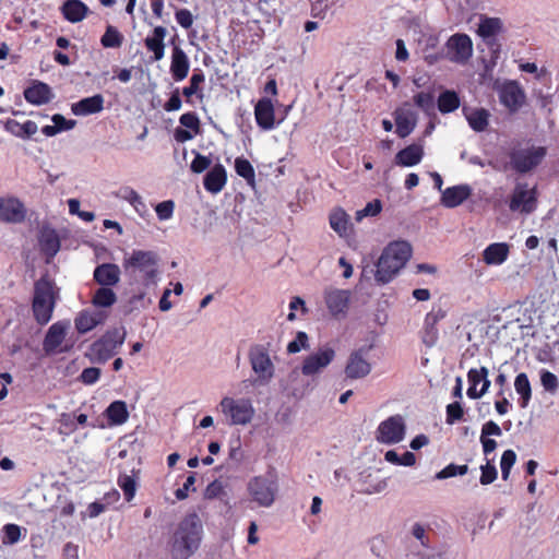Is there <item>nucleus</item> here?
I'll list each match as a JSON object with an SVG mask.
<instances>
[{
    "mask_svg": "<svg viewBox=\"0 0 559 559\" xmlns=\"http://www.w3.org/2000/svg\"><path fill=\"white\" fill-rule=\"evenodd\" d=\"M481 475H480V484L489 485L493 483L497 478V468L492 464V461L486 457V463L480 466Z\"/></svg>",
    "mask_w": 559,
    "mask_h": 559,
    "instance_id": "51",
    "label": "nucleus"
},
{
    "mask_svg": "<svg viewBox=\"0 0 559 559\" xmlns=\"http://www.w3.org/2000/svg\"><path fill=\"white\" fill-rule=\"evenodd\" d=\"M547 154L545 146H527L521 147L512 152L510 156L512 167L521 173L525 174L537 167Z\"/></svg>",
    "mask_w": 559,
    "mask_h": 559,
    "instance_id": "9",
    "label": "nucleus"
},
{
    "mask_svg": "<svg viewBox=\"0 0 559 559\" xmlns=\"http://www.w3.org/2000/svg\"><path fill=\"white\" fill-rule=\"evenodd\" d=\"M227 181L226 169L222 164H216L204 177V188L211 193H218Z\"/></svg>",
    "mask_w": 559,
    "mask_h": 559,
    "instance_id": "27",
    "label": "nucleus"
},
{
    "mask_svg": "<svg viewBox=\"0 0 559 559\" xmlns=\"http://www.w3.org/2000/svg\"><path fill=\"white\" fill-rule=\"evenodd\" d=\"M179 121L181 126L189 129L194 134H198L200 132V120L194 112L183 114L180 117Z\"/></svg>",
    "mask_w": 559,
    "mask_h": 559,
    "instance_id": "55",
    "label": "nucleus"
},
{
    "mask_svg": "<svg viewBox=\"0 0 559 559\" xmlns=\"http://www.w3.org/2000/svg\"><path fill=\"white\" fill-rule=\"evenodd\" d=\"M394 119L396 124L395 132L400 138H406L415 129L418 116L409 103H404L395 109Z\"/></svg>",
    "mask_w": 559,
    "mask_h": 559,
    "instance_id": "17",
    "label": "nucleus"
},
{
    "mask_svg": "<svg viewBox=\"0 0 559 559\" xmlns=\"http://www.w3.org/2000/svg\"><path fill=\"white\" fill-rule=\"evenodd\" d=\"M344 372L346 378L357 380L366 378L371 372V364L364 348L353 350L347 358Z\"/></svg>",
    "mask_w": 559,
    "mask_h": 559,
    "instance_id": "15",
    "label": "nucleus"
},
{
    "mask_svg": "<svg viewBox=\"0 0 559 559\" xmlns=\"http://www.w3.org/2000/svg\"><path fill=\"white\" fill-rule=\"evenodd\" d=\"M330 226L340 237H345L350 231L349 216L343 209H335L330 214Z\"/></svg>",
    "mask_w": 559,
    "mask_h": 559,
    "instance_id": "35",
    "label": "nucleus"
},
{
    "mask_svg": "<svg viewBox=\"0 0 559 559\" xmlns=\"http://www.w3.org/2000/svg\"><path fill=\"white\" fill-rule=\"evenodd\" d=\"M123 43V35L112 25L106 27L105 34L100 38V44L105 48H119Z\"/></svg>",
    "mask_w": 559,
    "mask_h": 559,
    "instance_id": "43",
    "label": "nucleus"
},
{
    "mask_svg": "<svg viewBox=\"0 0 559 559\" xmlns=\"http://www.w3.org/2000/svg\"><path fill=\"white\" fill-rule=\"evenodd\" d=\"M467 471V465L449 464L448 466H445L443 469L436 474V478L445 479L457 475H465Z\"/></svg>",
    "mask_w": 559,
    "mask_h": 559,
    "instance_id": "52",
    "label": "nucleus"
},
{
    "mask_svg": "<svg viewBox=\"0 0 559 559\" xmlns=\"http://www.w3.org/2000/svg\"><path fill=\"white\" fill-rule=\"evenodd\" d=\"M464 411L459 402L451 403L447 406V423L452 425L463 418Z\"/></svg>",
    "mask_w": 559,
    "mask_h": 559,
    "instance_id": "57",
    "label": "nucleus"
},
{
    "mask_svg": "<svg viewBox=\"0 0 559 559\" xmlns=\"http://www.w3.org/2000/svg\"><path fill=\"white\" fill-rule=\"evenodd\" d=\"M219 409L231 426H246L254 417V407L250 399L225 396L221 400Z\"/></svg>",
    "mask_w": 559,
    "mask_h": 559,
    "instance_id": "5",
    "label": "nucleus"
},
{
    "mask_svg": "<svg viewBox=\"0 0 559 559\" xmlns=\"http://www.w3.org/2000/svg\"><path fill=\"white\" fill-rule=\"evenodd\" d=\"M515 461H516V454L513 450H506L502 453L501 461H500V468H501V475H502L503 480H507L509 478L511 468L514 465Z\"/></svg>",
    "mask_w": 559,
    "mask_h": 559,
    "instance_id": "49",
    "label": "nucleus"
},
{
    "mask_svg": "<svg viewBox=\"0 0 559 559\" xmlns=\"http://www.w3.org/2000/svg\"><path fill=\"white\" fill-rule=\"evenodd\" d=\"M411 534L413 539L408 546V558L415 555L416 550H421V548L426 547L427 545H430L431 532L427 526H424L419 523H415L412 526Z\"/></svg>",
    "mask_w": 559,
    "mask_h": 559,
    "instance_id": "29",
    "label": "nucleus"
},
{
    "mask_svg": "<svg viewBox=\"0 0 559 559\" xmlns=\"http://www.w3.org/2000/svg\"><path fill=\"white\" fill-rule=\"evenodd\" d=\"M117 300V296L112 289L108 287L98 288L92 299L95 307L108 308L112 306Z\"/></svg>",
    "mask_w": 559,
    "mask_h": 559,
    "instance_id": "42",
    "label": "nucleus"
},
{
    "mask_svg": "<svg viewBox=\"0 0 559 559\" xmlns=\"http://www.w3.org/2000/svg\"><path fill=\"white\" fill-rule=\"evenodd\" d=\"M254 117L258 126L263 130H272L275 127V110L270 98H261L254 106Z\"/></svg>",
    "mask_w": 559,
    "mask_h": 559,
    "instance_id": "22",
    "label": "nucleus"
},
{
    "mask_svg": "<svg viewBox=\"0 0 559 559\" xmlns=\"http://www.w3.org/2000/svg\"><path fill=\"white\" fill-rule=\"evenodd\" d=\"M335 357V349L324 345L304 358L301 373L306 377H318L333 362Z\"/></svg>",
    "mask_w": 559,
    "mask_h": 559,
    "instance_id": "10",
    "label": "nucleus"
},
{
    "mask_svg": "<svg viewBox=\"0 0 559 559\" xmlns=\"http://www.w3.org/2000/svg\"><path fill=\"white\" fill-rule=\"evenodd\" d=\"M175 204L173 201H163L155 207L156 214L160 221L169 219L173 216Z\"/></svg>",
    "mask_w": 559,
    "mask_h": 559,
    "instance_id": "58",
    "label": "nucleus"
},
{
    "mask_svg": "<svg viewBox=\"0 0 559 559\" xmlns=\"http://www.w3.org/2000/svg\"><path fill=\"white\" fill-rule=\"evenodd\" d=\"M64 17L71 23L81 22L88 13V8L80 0H68L62 5Z\"/></svg>",
    "mask_w": 559,
    "mask_h": 559,
    "instance_id": "34",
    "label": "nucleus"
},
{
    "mask_svg": "<svg viewBox=\"0 0 559 559\" xmlns=\"http://www.w3.org/2000/svg\"><path fill=\"white\" fill-rule=\"evenodd\" d=\"M106 413L112 425H122L129 418L127 404L122 401L112 402L107 407Z\"/></svg>",
    "mask_w": 559,
    "mask_h": 559,
    "instance_id": "37",
    "label": "nucleus"
},
{
    "mask_svg": "<svg viewBox=\"0 0 559 559\" xmlns=\"http://www.w3.org/2000/svg\"><path fill=\"white\" fill-rule=\"evenodd\" d=\"M248 491L259 506L270 507L275 500L277 484L271 476H255L248 483Z\"/></svg>",
    "mask_w": 559,
    "mask_h": 559,
    "instance_id": "11",
    "label": "nucleus"
},
{
    "mask_svg": "<svg viewBox=\"0 0 559 559\" xmlns=\"http://www.w3.org/2000/svg\"><path fill=\"white\" fill-rule=\"evenodd\" d=\"M473 56V41L466 34H454L445 43V57L459 64H465Z\"/></svg>",
    "mask_w": 559,
    "mask_h": 559,
    "instance_id": "12",
    "label": "nucleus"
},
{
    "mask_svg": "<svg viewBox=\"0 0 559 559\" xmlns=\"http://www.w3.org/2000/svg\"><path fill=\"white\" fill-rule=\"evenodd\" d=\"M190 69V61L187 53L178 46L173 48L170 73L176 82L187 78Z\"/></svg>",
    "mask_w": 559,
    "mask_h": 559,
    "instance_id": "23",
    "label": "nucleus"
},
{
    "mask_svg": "<svg viewBox=\"0 0 559 559\" xmlns=\"http://www.w3.org/2000/svg\"><path fill=\"white\" fill-rule=\"evenodd\" d=\"M107 314L103 310L85 309L78 313L74 319L75 329L84 334L105 322Z\"/></svg>",
    "mask_w": 559,
    "mask_h": 559,
    "instance_id": "20",
    "label": "nucleus"
},
{
    "mask_svg": "<svg viewBox=\"0 0 559 559\" xmlns=\"http://www.w3.org/2000/svg\"><path fill=\"white\" fill-rule=\"evenodd\" d=\"M25 99L35 105L47 104L53 97L51 88L41 82H38L24 91Z\"/></svg>",
    "mask_w": 559,
    "mask_h": 559,
    "instance_id": "30",
    "label": "nucleus"
},
{
    "mask_svg": "<svg viewBox=\"0 0 559 559\" xmlns=\"http://www.w3.org/2000/svg\"><path fill=\"white\" fill-rule=\"evenodd\" d=\"M472 193V189L467 185H459L447 188L442 191L441 203L449 209L462 204Z\"/></svg>",
    "mask_w": 559,
    "mask_h": 559,
    "instance_id": "24",
    "label": "nucleus"
},
{
    "mask_svg": "<svg viewBox=\"0 0 559 559\" xmlns=\"http://www.w3.org/2000/svg\"><path fill=\"white\" fill-rule=\"evenodd\" d=\"M211 159L207 156L201 155L199 153L195 154L194 159L191 163V170L195 174H200L204 171L206 168L211 166Z\"/></svg>",
    "mask_w": 559,
    "mask_h": 559,
    "instance_id": "60",
    "label": "nucleus"
},
{
    "mask_svg": "<svg viewBox=\"0 0 559 559\" xmlns=\"http://www.w3.org/2000/svg\"><path fill=\"white\" fill-rule=\"evenodd\" d=\"M124 271L143 286L156 285L158 277V257L154 251L133 250L123 259Z\"/></svg>",
    "mask_w": 559,
    "mask_h": 559,
    "instance_id": "2",
    "label": "nucleus"
},
{
    "mask_svg": "<svg viewBox=\"0 0 559 559\" xmlns=\"http://www.w3.org/2000/svg\"><path fill=\"white\" fill-rule=\"evenodd\" d=\"M540 382L544 389L550 393H555L559 385L557 376L548 370L542 371Z\"/></svg>",
    "mask_w": 559,
    "mask_h": 559,
    "instance_id": "56",
    "label": "nucleus"
},
{
    "mask_svg": "<svg viewBox=\"0 0 559 559\" xmlns=\"http://www.w3.org/2000/svg\"><path fill=\"white\" fill-rule=\"evenodd\" d=\"M460 106V99L455 92L445 91L438 98V108L441 112H451Z\"/></svg>",
    "mask_w": 559,
    "mask_h": 559,
    "instance_id": "44",
    "label": "nucleus"
},
{
    "mask_svg": "<svg viewBox=\"0 0 559 559\" xmlns=\"http://www.w3.org/2000/svg\"><path fill=\"white\" fill-rule=\"evenodd\" d=\"M104 97L100 94H96L91 97L83 98L71 105V111L75 116H88L100 112L104 109Z\"/></svg>",
    "mask_w": 559,
    "mask_h": 559,
    "instance_id": "25",
    "label": "nucleus"
},
{
    "mask_svg": "<svg viewBox=\"0 0 559 559\" xmlns=\"http://www.w3.org/2000/svg\"><path fill=\"white\" fill-rule=\"evenodd\" d=\"M193 20L194 19H193L192 13L187 9H180L176 12L177 23L186 29H188L192 26Z\"/></svg>",
    "mask_w": 559,
    "mask_h": 559,
    "instance_id": "61",
    "label": "nucleus"
},
{
    "mask_svg": "<svg viewBox=\"0 0 559 559\" xmlns=\"http://www.w3.org/2000/svg\"><path fill=\"white\" fill-rule=\"evenodd\" d=\"M409 559H448L447 552L442 549L432 548L430 545L416 550Z\"/></svg>",
    "mask_w": 559,
    "mask_h": 559,
    "instance_id": "48",
    "label": "nucleus"
},
{
    "mask_svg": "<svg viewBox=\"0 0 559 559\" xmlns=\"http://www.w3.org/2000/svg\"><path fill=\"white\" fill-rule=\"evenodd\" d=\"M41 250L49 257H53L60 248V240L53 229H44L40 236Z\"/></svg>",
    "mask_w": 559,
    "mask_h": 559,
    "instance_id": "36",
    "label": "nucleus"
},
{
    "mask_svg": "<svg viewBox=\"0 0 559 559\" xmlns=\"http://www.w3.org/2000/svg\"><path fill=\"white\" fill-rule=\"evenodd\" d=\"M126 338V332L119 329L107 332L90 347V359L96 364H105L114 357Z\"/></svg>",
    "mask_w": 559,
    "mask_h": 559,
    "instance_id": "6",
    "label": "nucleus"
},
{
    "mask_svg": "<svg viewBox=\"0 0 559 559\" xmlns=\"http://www.w3.org/2000/svg\"><path fill=\"white\" fill-rule=\"evenodd\" d=\"M100 377V369L99 368H96V367H90V368H85L81 376H80V380L84 383V384H94L95 382L98 381Z\"/></svg>",
    "mask_w": 559,
    "mask_h": 559,
    "instance_id": "59",
    "label": "nucleus"
},
{
    "mask_svg": "<svg viewBox=\"0 0 559 559\" xmlns=\"http://www.w3.org/2000/svg\"><path fill=\"white\" fill-rule=\"evenodd\" d=\"M424 156V147L421 144L414 143L395 155V163L400 166L411 167L420 163Z\"/></svg>",
    "mask_w": 559,
    "mask_h": 559,
    "instance_id": "28",
    "label": "nucleus"
},
{
    "mask_svg": "<svg viewBox=\"0 0 559 559\" xmlns=\"http://www.w3.org/2000/svg\"><path fill=\"white\" fill-rule=\"evenodd\" d=\"M249 361L255 374V382L267 384L274 377L275 366L271 360L267 349L262 345H255L249 350Z\"/></svg>",
    "mask_w": 559,
    "mask_h": 559,
    "instance_id": "7",
    "label": "nucleus"
},
{
    "mask_svg": "<svg viewBox=\"0 0 559 559\" xmlns=\"http://www.w3.org/2000/svg\"><path fill=\"white\" fill-rule=\"evenodd\" d=\"M3 127L5 131L21 139H28L38 130L37 123L32 120L21 123L14 119H8Z\"/></svg>",
    "mask_w": 559,
    "mask_h": 559,
    "instance_id": "33",
    "label": "nucleus"
},
{
    "mask_svg": "<svg viewBox=\"0 0 559 559\" xmlns=\"http://www.w3.org/2000/svg\"><path fill=\"white\" fill-rule=\"evenodd\" d=\"M509 255V246L504 242L489 245L483 252V260L488 265H500Z\"/></svg>",
    "mask_w": 559,
    "mask_h": 559,
    "instance_id": "32",
    "label": "nucleus"
},
{
    "mask_svg": "<svg viewBox=\"0 0 559 559\" xmlns=\"http://www.w3.org/2000/svg\"><path fill=\"white\" fill-rule=\"evenodd\" d=\"M94 278L103 286H112L120 280L119 266L111 263L98 265L94 271Z\"/></svg>",
    "mask_w": 559,
    "mask_h": 559,
    "instance_id": "31",
    "label": "nucleus"
},
{
    "mask_svg": "<svg viewBox=\"0 0 559 559\" xmlns=\"http://www.w3.org/2000/svg\"><path fill=\"white\" fill-rule=\"evenodd\" d=\"M376 439L380 443L394 444L404 439L405 423L402 416L395 415L383 420L377 429Z\"/></svg>",
    "mask_w": 559,
    "mask_h": 559,
    "instance_id": "13",
    "label": "nucleus"
},
{
    "mask_svg": "<svg viewBox=\"0 0 559 559\" xmlns=\"http://www.w3.org/2000/svg\"><path fill=\"white\" fill-rule=\"evenodd\" d=\"M123 199L133 206L141 217L148 215V207L146 206L143 198L135 190L130 188L126 189L123 192Z\"/></svg>",
    "mask_w": 559,
    "mask_h": 559,
    "instance_id": "41",
    "label": "nucleus"
},
{
    "mask_svg": "<svg viewBox=\"0 0 559 559\" xmlns=\"http://www.w3.org/2000/svg\"><path fill=\"white\" fill-rule=\"evenodd\" d=\"M500 103L510 114L519 111L525 104L526 95L524 90L515 81H507L498 87Z\"/></svg>",
    "mask_w": 559,
    "mask_h": 559,
    "instance_id": "14",
    "label": "nucleus"
},
{
    "mask_svg": "<svg viewBox=\"0 0 559 559\" xmlns=\"http://www.w3.org/2000/svg\"><path fill=\"white\" fill-rule=\"evenodd\" d=\"M309 347L308 335L305 332H298L295 340L289 342L287 345V352L290 354H295L300 352L301 349H307Z\"/></svg>",
    "mask_w": 559,
    "mask_h": 559,
    "instance_id": "53",
    "label": "nucleus"
},
{
    "mask_svg": "<svg viewBox=\"0 0 559 559\" xmlns=\"http://www.w3.org/2000/svg\"><path fill=\"white\" fill-rule=\"evenodd\" d=\"M350 293L347 289L329 287L324 292L325 305L333 317L344 316L349 304Z\"/></svg>",
    "mask_w": 559,
    "mask_h": 559,
    "instance_id": "18",
    "label": "nucleus"
},
{
    "mask_svg": "<svg viewBox=\"0 0 559 559\" xmlns=\"http://www.w3.org/2000/svg\"><path fill=\"white\" fill-rule=\"evenodd\" d=\"M3 544L13 545L19 542L21 537V528L19 525L15 524H7L3 527Z\"/></svg>",
    "mask_w": 559,
    "mask_h": 559,
    "instance_id": "54",
    "label": "nucleus"
},
{
    "mask_svg": "<svg viewBox=\"0 0 559 559\" xmlns=\"http://www.w3.org/2000/svg\"><path fill=\"white\" fill-rule=\"evenodd\" d=\"M502 28V22L498 17H483L478 25V35L487 38L497 35Z\"/></svg>",
    "mask_w": 559,
    "mask_h": 559,
    "instance_id": "39",
    "label": "nucleus"
},
{
    "mask_svg": "<svg viewBox=\"0 0 559 559\" xmlns=\"http://www.w3.org/2000/svg\"><path fill=\"white\" fill-rule=\"evenodd\" d=\"M57 297L58 289L47 277H41L35 283L32 309L38 324L44 325L50 321Z\"/></svg>",
    "mask_w": 559,
    "mask_h": 559,
    "instance_id": "4",
    "label": "nucleus"
},
{
    "mask_svg": "<svg viewBox=\"0 0 559 559\" xmlns=\"http://www.w3.org/2000/svg\"><path fill=\"white\" fill-rule=\"evenodd\" d=\"M412 255L411 245L406 241H394L382 252L377 263L376 280L389 283L405 265Z\"/></svg>",
    "mask_w": 559,
    "mask_h": 559,
    "instance_id": "3",
    "label": "nucleus"
},
{
    "mask_svg": "<svg viewBox=\"0 0 559 559\" xmlns=\"http://www.w3.org/2000/svg\"><path fill=\"white\" fill-rule=\"evenodd\" d=\"M382 210V203L380 200L374 199L373 201L367 203V205L358 210L355 213L356 222L360 223L365 217H373L377 216Z\"/></svg>",
    "mask_w": 559,
    "mask_h": 559,
    "instance_id": "47",
    "label": "nucleus"
},
{
    "mask_svg": "<svg viewBox=\"0 0 559 559\" xmlns=\"http://www.w3.org/2000/svg\"><path fill=\"white\" fill-rule=\"evenodd\" d=\"M118 485L122 489L126 500L131 501L136 491L135 479L130 475L123 474L119 476Z\"/></svg>",
    "mask_w": 559,
    "mask_h": 559,
    "instance_id": "46",
    "label": "nucleus"
},
{
    "mask_svg": "<svg viewBox=\"0 0 559 559\" xmlns=\"http://www.w3.org/2000/svg\"><path fill=\"white\" fill-rule=\"evenodd\" d=\"M414 102L424 110H429L433 106V97L429 93H418L414 96Z\"/></svg>",
    "mask_w": 559,
    "mask_h": 559,
    "instance_id": "64",
    "label": "nucleus"
},
{
    "mask_svg": "<svg viewBox=\"0 0 559 559\" xmlns=\"http://www.w3.org/2000/svg\"><path fill=\"white\" fill-rule=\"evenodd\" d=\"M68 328V322L59 321L48 329L43 343V348L47 354L62 350L60 349V346L66 337Z\"/></svg>",
    "mask_w": 559,
    "mask_h": 559,
    "instance_id": "21",
    "label": "nucleus"
},
{
    "mask_svg": "<svg viewBox=\"0 0 559 559\" xmlns=\"http://www.w3.org/2000/svg\"><path fill=\"white\" fill-rule=\"evenodd\" d=\"M537 203L536 187H530L526 182H518L510 197L509 209L512 212L528 215L537 209Z\"/></svg>",
    "mask_w": 559,
    "mask_h": 559,
    "instance_id": "8",
    "label": "nucleus"
},
{
    "mask_svg": "<svg viewBox=\"0 0 559 559\" xmlns=\"http://www.w3.org/2000/svg\"><path fill=\"white\" fill-rule=\"evenodd\" d=\"M167 35V29L164 26H156L153 29L151 36H147L144 40L145 47L147 50L153 52V60L159 61L164 58L165 55V44L164 39Z\"/></svg>",
    "mask_w": 559,
    "mask_h": 559,
    "instance_id": "26",
    "label": "nucleus"
},
{
    "mask_svg": "<svg viewBox=\"0 0 559 559\" xmlns=\"http://www.w3.org/2000/svg\"><path fill=\"white\" fill-rule=\"evenodd\" d=\"M204 81L205 76L201 71L194 72L192 74L190 78V84L182 90V94L186 96L188 102L192 95H198L199 98L203 97L201 85L204 83Z\"/></svg>",
    "mask_w": 559,
    "mask_h": 559,
    "instance_id": "45",
    "label": "nucleus"
},
{
    "mask_svg": "<svg viewBox=\"0 0 559 559\" xmlns=\"http://www.w3.org/2000/svg\"><path fill=\"white\" fill-rule=\"evenodd\" d=\"M439 337L438 329L433 326H424L423 342L426 346L432 347Z\"/></svg>",
    "mask_w": 559,
    "mask_h": 559,
    "instance_id": "62",
    "label": "nucleus"
},
{
    "mask_svg": "<svg viewBox=\"0 0 559 559\" xmlns=\"http://www.w3.org/2000/svg\"><path fill=\"white\" fill-rule=\"evenodd\" d=\"M26 209L20 199L12 195L0 197V222L17 224L24 221Z\"/></svg>",
    "mask_w": 559,
    "mask_h": 559,
    "instance_id": "16",
    "label": "nucleus"
},
{
    "mask_svg": "<svg viewBox=\"0 0 559 559\" xmlns=\"http://www.w3.org/2000/svg\"><path fill=\"white\" fill-rule=\"evenodd\" d=\"M202 524L197 514H189L178 524L171 545L174 559H188L199 547Z\"/></svg>",
    "mask_w": 559,
    "mask_h": 559,
    "instance_id": "1",
    "label": "nucleus"
},
{
    "mask_svg": "<svg viewBox=\"0 0 559 559\" xmlns=\"http://www.w3.org/2000/svg\"><path fill=\"white\" fill-rule=\"evenodd\" d=\"M236 173L248 181L254 179V169L252 165L245 158L238 157L235 160Z\"/></svg>",
    "mask_w": 559,
    "mask_h": 559,
    "instance_id": "50",
    "label": "nucleus"
},
{
    "mask_svg": "<svg viewBox=\"0 0 559 559\" xmlns=\"http://www.w3.org/2000/svg\"><path fill=\"white\" fill-rule=\"evenodd\" d=\"M489 112L484 108L474 109L466 114L471 128L477 132L484 131L488 126Z\"/></svg>",
    "mask_w": 559,
    "mask_h": 559,
    "instance_id": "38",
    "label": "nucleus"
},
{
    "mask_svg": "<svg viewBox=\"0 0 559 559\" xmlns=\"http://www.w3.org/2000/svg\"><path fill=\"white\" fill-rule=\"evenodd\" d=\"M467 379L469 382L467 395L471 399L481 397L490 386L488 369L486 367H481L479 369H471L467 373Z\"/></svg>",
    "mask_w": 559,
    "mask_h": 559,
    "instance_id": "19",
    "label": "nucleus"
},
{
    "mask_svg": "<svg viewBox=\"0 0 559 559\" xmlns=\"http://www.w3.org/2000/svg\"><path fill=\"white\" fill-rule=\"evenodd\" d=\"M514 388L518 394L521 395V406L525 408L532 396V389L528 378L525 373H519L514 381Z\"/></svg>",
    "mask_w": 559,
    "mask_h": 559,
    "instance_id": "40",
    "label": "nucleus"
},
{
    "mask_svg": "<svg viewBox=\"0 0 559 559\" xmlns=\"http://www.w3.org/2000/svg\"><path fill=\"white\" fill-rule=\"evenodd\" d=\"M51 120L55 123L56 128H58L59 132L71 130L76 124L75 120H68L59 114L53 115Z\"/></svg>",
    "mask_w": 559,
    "mask_h": 559,
    "instance_id": "63",
    "label": "nucleus"
}]
</instances>
